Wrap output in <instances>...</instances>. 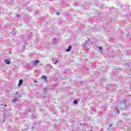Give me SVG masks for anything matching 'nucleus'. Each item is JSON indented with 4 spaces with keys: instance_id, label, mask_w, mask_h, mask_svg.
I'll return each mask as SVG.
<instances>
[{
    "instance_id": "2eb2a0df",
    "label": "nucleus",
    "mask_w": 131,
    "mask_h": 131,
    "mask_svg": "<svg viewBox=\"0 0 131 131\" xmlns=\"http://www.w3.org/2000/svg\"><path fill=\"white\" fill-rule=\"evenodd\" d=\"M7 53H8V51H5L4 52V53L6 54H7Z\"/></svg>"
},
{
    "instance_id": "20e7f679",
    "label": "nucleus",
    "mask_w": 131,
    "mask_h": 131,
    "mask_svg": "<svg viewBox=\"0 0 131 131\" xmlns=\"http://www.w3.org/2000/svg\"><path fill=\"white\" fill-rule=\"evenodd\" d=\"M41 79H43L45 81H47V76H42L41 77Z\"/></svg>"
},
{
    "instance_id": "0eeeda50",
    "label": "nucleus",
    "mask_w": 131,
    "mask_h": 131,
    "mask_svg": "<svg viewBox=\"0 0 131 131\" xmlns=\"http://www.w3.org/2000/svg\"><path fill=\"white\" fill-rule=\"evenodd\" d=\"M71 46H70L69 47V48L66 50V51H67V52H69L70 51H71Z\"/></svg>"
},
{
    "instance_id": "6e6552de",
    "label": "nucleus",
    "mask_w": 131,
    "mask_h": 131,
    "mask_svg": "<svg viewBox=\"0 0 131 131\" xmlns=\"http://www.w3.org/2000/svg\"><path fill=\"white\" fill-rule=\"evenodd\" d=\"M4 119L3 121H5V120L6 119V118L7 117V115L6 114H4Z\"/></svg>"
},
{
    "instance_id": "9d476101",
    "label": "nucleus",
    "mask_w": 131,
    "mask_h": 131,
    "mask_svg": "<svg viewBox=\"0 0 131 131\" xmlns=\"http://www.w3.org/2000/svg\"><path fill=\"white\" fill-rule=\"evenodd\" d=\"M99 50L101 52H102V47H99Z\"/></svg>"
},
{
    "instance_id": "aec40b11",
    "label": "nucleus",
    "mask_w": 131,
    "mask_h": 131,
    "mask_svg": "<svg viewBox=\"0 0 131 131\" xmlns=\"http://www.w3.org/2000/svg\"><path fill=\"white\" fill-rule=\"evenodd\" d=\"M17 17H19V15H17Z\"/></svg>"
},
{
    "instance_id": "f3484780",
    "label": "nucleus",
    "mask_w": 131,
    "mask_h": 131,
    "mask_svg": "<svg viewBox=\"0 0 131 131\" xmlns=\"http://www.w3.org/2000/svg\"><path fill=\"white\" fill-rule=\"evenodd\" d=\"M34 82H37V81H35V80H34Z\"/></svg>"
},
{
    "instance_id": "9b49d317",
    "label": "nucleus",
    "mask_w": 131,
    "mask_h": 131,
    "mask_svg": "<svg viewBox=\"0 0 131 131\" xmlns=\"http://www.w3.org/2000/svg\"><path fill=\"white\" fill-rule=\"evenodd\" d=\"M74 104H77V100H74Z\"/></svg>"
},
{
    "instance_id": "39448f33",
    "label": "nucleus",
    "mask_w": 131,
    "mask_h": 131,
    "mask_svg": "<svg viewBox=\"0 0 131 131\" xmlns=\"http://www.w3.org/2000/svg\"><path fill=\"white\" fill-rule=\"evenodd\" d=\"M17 101H18V99H17L16 98H14V99L12 100V103H16V102H17Z\"/></svg>"
},
{
    "instance_id": "412c9836",
    "label": "nucleus",
    "mask_w": 131,
    "mask_h": 131,
    "mask_svg": "<svg viewBox=\"0 0 131 131\" xmlns=\"http://www.w3.org/2000/svg\"><path fill=\"white\" fill-rule=\"evenodd\" d=\"M9 54H12V52H10Z\"/></svg>"
},
{
    "instance_id": "f8f14e48",
    "label": "nucleus",
    "mask_w": 131,
    "mask_h": 131,
    "mask_svg": "<svg viewBox=\"0 0 131 131\" xmlns=\"http://www.w3.org/2000/svg\"><path fill=\"white\" fill-rule=\"evenodd\" d=\"M116 109L117 111V113H119V111H118V108L117 107H116Z\"/></svg>"
},
{
    "instance_id": "f03ea898",
    "label": "nucleus",
    "mask_w": 131,
    "mask_h": 131,
    "mask_svg": "<svg viewBox=\"0 0 131 131\" xmlns=\"http://www.w3.org/2000/svg\"><path fill=\"white\" fill-rule=\"evenodd\" d=\"M52 42L53 45H56V43H58V40L57 39H53Z\"/></svg>"
},
{
    "instance_id": "7ed1b4c3",
    "label": "nucleus",
    "mask_w": 131,
    "mask_h": 131,
    "mask_svg": "<svg viewBox=\"0 0 131 131\" xmlns=\"http://www.w3.org/2000/svg\"><path fill=\"white\" fill-rule=\"evenodd\" d=\"M32 63L34 64V65H37V64L39 63V60H33Z\"/></svg>"
},
{
    "instance_id": "6ab92c4d",
    "label": "nucleus",
    "mask_w": 131,
    "mask_h": 131,
    "mask_svg": "<svg viewBox=\"0 0 131 131\" xmlns=\"http://www.w3.org/2000/svg\"><path fill=\"white\" fill-rule=\"evenodd\" d=\"M50 67H51V68H53V67H52V66H50Z\"/></svg>"
},
{
    "instance_id": "a211bd4d",
    "label": "nucleus",
    "mask_w": 131,
    "mask_h": 131,
    "mask_svg": "<svg viewBox=\"0 0 131 131\" xmlns=\"http://www.w3.org/2000/svg\"><path fill=\"white\" fill-rule=\"evenodd\" d=\"M5 107H7V105L5 104L4 105Z\"/></svg>"
},
{
    "instance_id": "4be33fe9",
    "label": "nucleus",
    "mask_w": 131,
    "mask_h": 131,
    "mask_svg": "<svg viewBox=\"0 0 131 131\" xmlns=\"http://www.w3.org/2000/svg\"><path fill=\"white\" fill-rule=\"evenodd\" d=\"M111 126H112V125H111Z\"/></svg>"
},
{
    "instance_id": "1a4fd4ad",
    "label": "nucleus",
    "mask_w": 131,
    "mask_h": 131,
    "mask_svg": "<svg viewBox=\"0 0 131 131\" xmlns=\"http://www.w3.org/2000/svg\"><path fill=\"white\" fill-rule=\"evenodd\" d=\"M52 62H53V64H55L54 62H55V58H52Z\"/></svg>"
},
{
    "instance_id": "ddd939ff",
    "label": "nucleus",
    "mask_w": 131,
    "mask_h": 131,
    "mask_svg": "<svg viewBox=\"0 0 131 131\" xmlns=\"http://www.w3.org/2000/svg\"><path fill=\"white\" fill-rule=\"evenodd\" d=\"M58 60L55 61L54 64H58Z\"/></svg>"
},
{
    "instance_id": "4468645a",
    "label": "nucleus",
    "mask_w": 131,
    "mask_h": 131,
    "mask_svg": "<svg viewBox=\"0 0 131 131\" xmlns=\"http://www.w3.org/2000/svg\"><path fill=\"white\" fill-rule=\"evenodd\" d=\"M56 15H57V16H59V15H60V13H59V12H57V13H56Z\"/></svg>"
},
{
    "instance_id": "dca6fc26",
    "label": "nucleus",
    "mask_w": 131,
    "mask_h": 131,
    "mask_svg": "<svg viewBox=\"0 0 131 131\" xmlns=\"http://www.w3.org/2000/svg\"><path fill=\"white\" fill-rule=\"evenodd\" d=\"M84 48H85V49H86V45H85V46H84Z\"/></svg>"
},
{
    "instance_id": "f257e3e1",
    "label": "nucleus",
    "mask_w": 131,
    "mask_h": 131,
    "mask_svg": "<svg viewBox=\"0 0 131 131\" xmlns=\"http://www.w3.org/2000/svg\"><path fill=\"white\" fill-rule=\"evenodd\" d=\"M4 62L5 63H6V64H7V65H10V64H11V60H10V59H6L4 60Z\"/></svg>"
},
{
    "instance_id": "423d86ee",
    "label": "nucleus",
    "mask_w": 131,
    "mask_h": 131,
    "mask_svg": "<svg viewBox=\"0 0 131 131\" xmlns=\"http://www.w3.org/2000/svg\"><path fill=\"white\" fill-rule=\"evenodd\" d=\"M22 83H23V80H19V83H18V85H19V86L21 85V84H22Z\"/></svg>"
}]
</instances>
